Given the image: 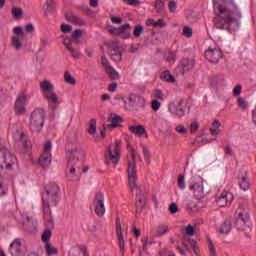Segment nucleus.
I'll list each match as a JSON object with an SVG mask.
<instances>
[{
	"label": "nucleus",
	"mask_w": 256,
	"mask_h": 256,
	"mask_svg": "<svg viewBox=\"0 0 256 256\" xmlns=\"http://www.w3.org/2000/svg\"><path fill=\"white\" fill-rule=\"evenodd\" d=\"M116 235L118 237V243L122 255H125V238L123 236V228L121 227V220L119 217L116 218Z\"/></svg>",
	"instance_id": "nucleus-17"
},
{
	"label": "nucleus",
	"mask_w": 256,
	"mask_h": 256,
	"mask_svg": "<svg viewBox=\"0 0 256 256\" xmlns=\"http://www.w3.org/2000/svg\"><path fill=\"white\" fill-rule=\"evenodd\" d=\"M160 79H162V81H167V83H175V77L171 75V72L169 71L162 73Z\"/></svg>",
	"instance_id": "nucleus-34"
},
{
	"label": "nucleus",
	"mask_w": 256,
	"mask_h": 256,
	"mask_svg": "<svg viewBox=\"0 0 256 256\" xmlns=\"http://www.w3.org/2000/svg\"><path fill=\"white\" fill-rule=\"evenodd\" d=\"M105 161L107 165H114V167L119 163L121 159V140H116L114 145L108 147V151L104 154Z\"/></svg>",
	"instance_id": "nucleus-4"
},
{
	"label": "nucleus",
	"mask_w": 256,
	"mask_h": 256,
	"mask_svg": "<svg viewBox=\"0 0 256 256\" xmlns=\"http://www.w3.org/2000/svg\"><path fill=\"white\" fill-rule=\"evenodd\" d=\"M51 147H52L51 141H47L44 144V152L43 153H51Z\"/></svg>",
	"instance_id": "nucleus-64"
},
{
	"label": "nucleus",
	"mask_w": 256,
	"mask_h": 256,
	"mask_svg": "<svg viewBox=\"0 0 256 256\" xmlns=\"http://www.w3.org/2000/svg\"><path fill=\"white\" fill-rule=\"evenodd\" d=\"M125 5H130L132 7H139L141 5V1L139 0H122Z\"/></svg>",
	"instance_id": "nucleus-52"
},
{
	"label": "nucleus",
	"mask_w": 256,
	"mask_h": 256,
	"mask_svg": "<svg viewBox=\"0 0 256 256\" xmlns=\"http://www.w3.org/2000/svg\"><path fill=\"white\" fill-rule=\"evenodd\" d=\"M108 49L110 53H114L115 51H121V48L119 47V44L117 42H111L108 44Z\"/></svg>",
	"instance_id": "nucleus-50"
},
{
	"label": "nucleus",
	"mask_w": 256,
	"mask_h": 256,
	"mask_svg": "<svg viewBox=\"0 0 256 256\" xmlns=\"http://www.w3.org/2000/svg\"><path fill=\"white\" fill-rule=\"evenodd\" d=\"M195 67V59L193 58H183L178 66L175 69L176 75L183 76L185 73H189V71H193Z\"/></svg>",
	"instance_id": "nucleus-8"
},
{
	"label": "nucleus",
	"mask_w": 256,
	"mask_h": 256,
	"mask_svg": "<svg viewBox=\"0 0 256 256\" xmlns=\"http://www.w3.org/2000/svg\"><path fill=\"white\" fill-rule=\"evenodd\" d=\"M237 104L239 109H242V111H245L249 107V102H247L243 97L238 98Z\"/></svg>",
	"instance_id": "nucleus-43"
},
{
	"label": "nucleus",
	"mask_w": 256,
	"mask_h": 256,
	"mask_svg": "<svg viewBox=\"0 0 256 256\" xmlns=\"http://www.w3.org/2000/svg\"><path fill=\"white\" fill-rule=\"evenodd\" d=\"M12 16L14 17V19H21V17H23V9L13 7L12 8Z\"/></svg>",
	"instance_id": "nucleus-47"
},
{
	"label": "nucleus",
	"mask_w": 256,
	"mask_h": 256,
	"mask_svg": "<svg viewBox=\"0 0 256 256\" xmlns=\"http://www.w3.org/2000/svg\"><path fill=\"white\" fill-rule=\"evenodd\" d=\"M176 133H179L180 135H186L187 133V128L183 124H179L175 128Z\"/></svg>",
	"instance_id": "nucleus-54"
},
{
	"label": "nucleus",
	"mask_w": 256,
	"mask_h": 256,
	"mask_svg": "<svg viewBox=\"0 0 256 256\" xmlns=\"http://www.w3.org/2000/svg\"><path fill=\"white\" fill-rule=\"evenodd\" d=\"M154 7L157 13H163V9H165V3L163 2V0H156Z\"/></svg>",
	"instance_id": "nucleus-48"
},
{
	"label": "nucleus",
	"mask_w": 256,
	"mask_h": 256,
	"mask_svg": "<svg viewBox=\"0 0 256 256\" xmlns=\"http://www.w3.org/2000/svg\"><path fill=\"white\" fill-rule=\"evenodd\" d=\"M88 133L89 135H95L97 133V121L95 119L90 120Z\"/></svg>",
	"instance_id": "nucleus-42"
},
{
	"label": "nucleus",
	"mask_w": 256,
	"mask_h": 256,
	"mask_svg": "<svg viewBox=\"0 0 256 256\" xmlns=\"http://www.w3.org/2000/svg\"><path fill=\"white\" fill-rule=\"evenodd\" d=\"M16 221L23 225L25 231H32L35 229V223H33L29 216L19 213V215L16 216Z\"/></svg>",
	"instance_id": "nucleus-19"
},
{
	"label": "nucleus",
	"mask_w": 256,
	"mask_h": 256,
	"mask_svg": "<svg viewBox=\"0 0 256 256\" xmlns=\"http://www.w3.org/2000/svg\"><path fill=\"white\" fill-rule=\"evenodd\" d=\"M13 33L15 36H12L11 43L12 47L16 49V51H20V49H23V41H25V31H23V28L21 26H16L13 28Z\"/></svg>",
	"instance_id": "nucleus-7"
},
{
	"label": "nucleus",
	"mask_w": 256,
	"mask_h": 256,
	"mask_svg": "<svg viewBox=\"0 0 256 256\" xmlns=\"http://www.w3.org/2000/svg\"><path fill=\"white\" fill-rule=\"evenodd\" d=\"M184 103L185 101H183V99L176 102H171L168 105V111L171 113V115H174V117L181 119V117H185V106H183Z\"/></svg>",
	"instance_id": "nucleus-10"
},
{
	"label": "nucleus",
	"mask_w": 256,
	"mask_h": 256,
	"mask_svg": "<svg viewBox=\"0 0 256 256\" xmlns=\"http://www.w3.org/2000/svg\"><path fill=\"white\" fill-rule=\"evenodd\" d=\"M236 226L238 229L245 231V227H249V208L240 206L236 211Z\"/></svg>",
	"instance_id": "nucleus-5"
},
{
	"label": "nucleus",
	"mask_w": 256,
	"mask_h": 256,
	"mask_svg": "<svg viewBox=\"0 0 256 256\" xmlns=\"http://www.w3.org/2000/svg\"><path fill=\"white\" fill-rule=\"evenodd\" d=\"M204 55L209 63H219L223 59V51L217 47H209Z\"/></svg>",
	"instance_id": "nucleus-12"
},
{
	"label": "nucleus",
	"mask_w": 256,
	"mask_h": 256,
	"mask_svg": "<svg viewBox=\"0 0 256 256\" xmlns=\"http://www.w3.org/2000/svg\"><path fill=\"white\" fill-rule=\"evenodd\" d=\"M190 191H192L195 199L198 201H201L205 199V191L203 188V179L198 178L197 182H194L192 185L189 187Z\"/></svg>",
	"instance_id": "nucleus-13"
},
{
	"label": "nucleus",
	"mask_w": 256,
	"mask_h": 256,
	"mask_svg": "<svg viewBox=\"0 0 256 256\" xmlns=\"http://www.w3.org/2000/svg\"><path fill=\"white\" fill-rule=\"evenodd\" d=\"M19 142L21 143L24 149H31V142L28 141L27 137L25 136V132H22L19 137Z\"/></svg>",
	"instance_id": "nucleus-33"
},
{
	"label": "nucleus",
	"mask_w": 256,
	"mask_h": 256,
	"mask_svg": "<svg viewBox=\"0 0 256 256\" xmlns=\"http://www.w3.org/2000/svg\"><path fill=\"white\" fill-rule=\"evenodd\" d=\"M154 97L155 99H160V101H164V95H163V91L161 90H155L154 91Z\"/></svg>",
	"instance_id": "nucleus-60"
},
{
	"label": "nucleus",
	"mask_w": 256,
	"mask_h": 256,
	"mask_svg": "<svg viewBox=\"0 0 256 256\" xmlns=\"http://www.w3.org/2000/svg\"><path fill=\"white\" fill-rule=\"evenodd\" d=\"M107 75L112 79L113 81H117V79L120 78L119 72L116 71L115 68L110 67L106 70Z\"/></svg>",
	"instance_id": "nucleus-36"
},
{
	"label": "nucleus",
	"mask_w": 256,
	"mask_h": 256,
	"mask_svg": "<svg viewBox=\"0 0 256 256\" xmlns=\"http://www.w3.org/2000/svg\"><path fill=\"white\" fill-rule=\"evenodd\" d=\"M14 111L17 115H25L27 109L25 108V104H21L19 102H15Z\"/></svg>",
	"instance_id": "nucleus-32"
},
{
	"label": "nucleus",
	"mask_w": 256,
	"mask_h": 256,
	"mask_svg": "<svg viewBox=\"0 0 256 256\" xmlns=\"http://www.w3.org/2000/svg\"><path fill=\"white\" fill-rule=\"evenodd\" d=\"M208 249H209L210 256H217V250L215 249V245H213V242L209 241Z\"/></svg>",
	"instance_id": "nucleus-55"
},
{
	"label": "nucleus",
	"mask_w": 256,
	"mask_h": 256,
	"mask_svg": "<svg viewBox=\"0 0 256 256\" xmlns=\"http://www.w3.org/2000/svg\"><path fill=\"white\" fill-rule=\"evenodd\" d=\"M44 97L47 99L49 107L52 109V111H55V109H57V105H59L57 94L55 92H50L49 94H45Z\"/></svg>",
	"instance_id": "nucleus-21"
},
{
	"label": "nucleus",
	"mask_w": 256,
	"mask_h": 256,
	"mask_svg": "<svg viewBox=\"0 0 256 256\" xmlns=\"http://www.w3.org/2000/svg\"><path fill=\"white\" fill-rule=\"evenodd\" d=\"M165 59L168 63H175V61H177V55L173 52H168L165 55Z\"/></svg>",
	"instance_id": "nucleus-49"
},
{
	"label": "nucleus",
	"mask_w": 256,
	"mask_h": 256,
	"mask_svg": "<svg viewBox=\"0 0 256 256\" xmlns=\"http://www.w3.org/2000/svg\"><path fill=\"white\" fill-rule=\"evenodd\" d=\"M168 8L170 13H175V11H177V2H175V0H171L168 3Z\"/></svg>",
	"instance_id": "nucleus-56"
},
{
	"label": "nucleus",
	"mask_w": 256,
	"mask_h": 256,
	"mask_svg": "<svg viewBox=\"0 0 256 256\" xmlns=\"http://www.w3.org/2000/svg\"><path fill=\"white\" fill-rule=\"evenodd\" d=\"M144 28L142 25H136L134 28V37H141V34L143 33Z\"/></svg>",
	"instance_id": "nucleus-53"
},
{
	"label": "nucleus",
	"mask_w": 256,
	"mask_h": 256,
	"mask_svg": "<svg viewBox=\"0 0 256 256\" xmlns=\"http://www.w3.org/2000/svg\"><path fill=\"white\" fill-rule=\"evenodd\" d=\"M199 129V122H192L190 125V133H197V130Z\"/></svg>",
	"instance_id": "nucleus-61"
},
{
	"label": "nucleus",
	"mask_w": 256,
	"mask_h": 256,
	"mask_svg": "<svg viewBox=\"0 0 256 256\" xmlns=\"http://www.w3.org/2000/svg\"><path fill=\"white\" fill-rule=\"evenodd\" d=\"M85 33V30L83 29H76L72 32L70 36V41H73L76 45H79L81 43V37H83V34Z\"/></svg>",
	"instance_id": "nucleus-26"
},
{
	"label": "nucleus",
	"mask_w": 256,
	"mask_h": 256,
	"mask_svg": "<svg viewBox=\"0 0 256 256\" xmlns=\"http://www.w3.org/2000/svg\"><path fill=\"white\" fill-rule=\"evenodd\" d=\"M110 57H111L112 61L119 63L121 61V59H123V53H121V50H117L115 52H110Z\"/></svg>",
	"instance_id": "nucleus-39"
},
{
	"label": "nucleus",
	"mask_w": 256,
	"mask_h": 256,
	"mask_svg": "<svg viewBox=\"0 0 256 256\" xmlns=\"http://www.w3.org/2000/svg\"><path fill=\"white\" fill-rule=\"evenodd\" d=\"M178 187H180V189H185V176H178Z\"/></svg>",
	"instance_id": "nucleus-58"
},
{
	"label": "nucleus",
	"mask_w": 256,
	"mask_h": 256,
	"mask_svg": "<svg viewBox=\"0 0 256 256\" xmlns=\"http://www.w3.org/2000/svg\"><path fill=\"white\" fill-rule=\"evenodd\" d=\"M61 189L59 185L52 183L46 187V200L48 201H57V197H59V192Z\"/></svg>",
	"instance_id": "nucleus-16"
},
{
	"label": "nucleus",
	"mask_w": 256,
	"mask_h": 256,
	"mask_svg": "<svg viewBox=\"0 0 256 256\" xmlns=\"http://www.w3.org/2000/svg\"><path fill=\"white\" fill-rule=\"evenodd\" d=\"M55 9H57V4L53 0H48L46 2L47 13H55Z\"/></svg>",
	"instance_id": "nucleus-41"
},
{
	"label": "nucleus",
	"mask_w": 256,
	"mask_h": 256,
	"mask_svg": "<svg viewBox=\"0 0 256 256\" xmlns=\"http://www.w3.org/2000/svg\"><path fill=\"white\" fill-rule=\"evenodd\" d=\"M213 7L216 13L214 18L216 29L235 33L243 17L239 4L235 0H213Z\"/></svg>",
	"instance_id": "nucleus-1"
},
{
	"label": "nucleus",
	"mask_w": 256,
	"mask_h": 256,
	"mask_svg": "<svg viewBox=\"0 0 256 256\" xmlns=\"http://www.w3.org/2000/svg\"><path fill=\"white\" fill-rule=\"evenodd\" d=\"M152 109L153 111H159V109H161V102L158 100H152Z\"/></svg>",
	"instance_id": "nucleus-62"
},
{
	"label": "nucleus",
	"mask_w": 256,
	"mask_h": 256,
	"mask_svg": "<svg viewBox=\"0 0 256 256\" xmlns=\"http://www.w3.org/2000/svg\"><path fill=\"white\" fill-rule=\"evenodd\" d=\"M182 35L183 37H187V39H191V37H193V28L189 26H184Z\"/></svg>",
	"instance_id": "nucleus-46"
},
{
	"label": "nucleus",
	"mask_w": 256,
	"mask_h": 256,
	"mask_svg": "<svg viewBox=\"0 0 256 256\" xmlns=\"http://www.w3.org/2000/svg\"><path fill=\"white\" fill-rule=\"evenodd\" d=\"M9 251L12 256H23L25 252H23L21 239L16 238L9 246Z\"/></svg>",
	"instance_id": "nucleus-20"
},
{
	"label": "nucleus",
	"mask_w": 256,
	"mask_h": 256,
	"mask_svg": "<svg viewBox=\"0 0 256 256\" xmlns=\"http://www.w3.org/2000/svg\"><path fill=\"white\" fill-rule=\"evenodd\" d=\"M128 151L131 154V160L128 161L127 173H128V183L131 191L137 187V150L131 144H128Z\"/></svg>",
	"instance_id": "nucleus-2"
},
{
	"label": "nucleus",
	"mask_w": 256,
	"mask_h": 256,
	"mask_svg": "<svg viewBox=\"0 0 256 256\" xmlns=\"http://www.w3.org/2000/svg\"><path fill=\"white\" fill-rule=\"evenodd\" d=\"M186 235H189L190 237L195 235V228L191 224L186 227Z\"/></svg>",
	"instance_id": "nucleus-59"
},
{
	"label": "nucleus",
	"mask_w": 256,
	"mask_h": 256,
	"mask_svg": "<svg viewBox=\"0 0 256 256\" xmlns=\"http://www.w3.org/2000/svg\"><path fill=\"white\" fill-rule=\"evenodd\" d=\"M39 165L43 169H47L51 165V153H43L39 158Z\"/></svg>",
	"instance_id": "nucleus-25"
},
{
	"label": "nucleus",
	"mask_w": 256,
	"mask_h": 256,
	"mask_svg": "<svg viewBox=\"0 0 256 256\" xmlns=\"http://www.w3.org/2000/svg\"><path fill=\"white\" fill-rule=\"evenodd\" d=\"M66 49L69 51V53H70L71 57H73V59L81 58V53H79V51L75 50V48H73V45L67 44Z\"/></svg>",
	"instance_id": "nucleus-35"
},
{
	"label": "nucleus",
	"mask_w": 256,
	"mask_h": 256,
	"mask_svg": "<svg viewBox=\"0 0 256 256\" xmlns=\"http://www.w3.org/2000/svg\"><path fill=\"white\" fill-rule=\"evenodd\" d=\"M233 202V193L223 191L222 193L218 194L216 198V203L218 207H227V205H231Z\"/></svg>",
	"instance_id": "nucleus-15"
},
{
	"label": "nucleus",
	"mask_w": 256,
	"mask_h": 256,
	"mask_svg": "<svg viewBox=\"0 0 256 256\" xmlns=\"http://www.w3.org/2000/svg\"><path fill=\"white\" fill-rule=\"evenodd\" d=\"M108 32L111 34V35H116V36H119L121 35V29L118 27V28H110L108 30Z\"/></svg>",
	"instance_id": "nucleus-63"
},
{
	"label": "nucleus",
	"mask_w": 256,
	"mask_h": 256,
	"mask_svg": "<svg viewBox=\"0 0 256 256\" xmlns=\"http://www.w3.org/2000/svg\"><path fill=\"white\" fill-rule=\"evenodd\" d=\"M51 229H53V227L47 226V228L42 233L41 239H42L43 243H46V245H47V243H50L49 241L51 239V235H53V233L51 232Z\"/></svg>",
	"instance_id": "nucleus-31"
},
{
	"label": "nucleus",
	"mask_w": 256,
	"mask_h": 256,
	"mask_svg": "<svg viewBox=\"0 0 256 256\" xmlns=\"http://www.w3.org/2000/svg\"><path fill=\"white\" fill-rule=\"evenodd\" d=\"M15 103H20L22 105H25V103H27V94H25L24 91H21L18 97L16 98Z\"/></svg>",
	"instance_id": "nucleus-45"
},
{
	"label": "nucleus",
	"mask_w": 256,
	"mask_h": 256,
	"mask_svg": "<svg viewBox=\"0 0 256 256\" xmlns=\"http://www.w3.org/2000/svg\"><path fill=\"white\" fill-rule=\"evenodd\" d=\"M67 169L70 173V175H72V177H75L76 181H79L80 177H81V172H77V171H81V169L77 166V164L75 163H67Z\"/></svg>",
	"instance_id": "nucleus-24"
},
{
	"label": "nucleus",
	"mask_w": 256,
	"mask_h": 256,
	"mask_svg": "<svg viewBox=\"0 0 256 256\" xmlns=\"http://www.w3.org/2000/svg\"><path fill=\"white\" fill-rule=\"evenodd\" d=\"M0 157L4 163V169L7 171H11L13 165L17 163V157H15V155H13L6 147L0 148Z\"/></svg>",
	"instance_id": "nucleus-6"
},
{
	"label": "nucleus",
	"mask_w": 256,
	"mask_h": 256,
	"mask_svg": "<svg viewBox=\"0 0 256 256\" xmlns=\"http://www.w3.org/2000/svg\"><path fill=\"white\" fill-rule=\"evenodd\" d=\"M93 205L97 217H103L105 215V194L103 192H97L95 194Z\"/></svg>",
	"instance_id": "nucleus-9"
},
{
	"label": "nucleus",
	"mask_w": 256,
	"mask_h": 256,
	"mask_svg": "<svg viewBox=\"0 0 256 256\" xmlns=\"http://www.w3.org/2000/svg\"><path fill=\"white\" fill-rule=\"evenodd\" d=\"M82 159H85V151H83V149L75 147L68 151V163L70 165L71 163L77 164V162L82 161Z\"/></svg>",
	"instance_id": "nucleus-14"
},
{
	"label": "nucleus",
	"mask_w": 256,
	"mask_h": 256,
	"mask_svg": "<svg viewBox=\"0 0 256 256\" xmlns=\"http://www.w3.org/2000/svg\"><path fill=\"white\" fill-rule=\"evenodd\" d=\"M40 89L43 92V95L55 92V86H53V84L48 80L40 82Z\"/></svg>",
	"instance_id": "nucleus-23"
},
{
	"label": "nucleus",
	"mask_w": 256,
	"mask_h": 256,
	"mask_svg": "<svg viewBox=\"0 0 256 256\" xmlns=\"http://www.w3.org/2000/svg\"><path fill=\"white\" fill-rule=\"evenodd\" d=\"M66 20L69 21V23H72V25H77L78 27H83V25H86L85 20L81 19L80 17L75 16V14L68 12L66 14Z\"/></svg>",
	"instance_id": "nucleus-22"
},
{
	"label": "nucleus",
	"mask_w": 256,
	"mask_h": 256,
	"mask_svg": "<svg viewBox=\"0 0 256 256\" xmlns=\"http://www.w3.org/2000/svg\"><path fill=\"white\" fill-rule=\"evenodd\" d=\"M45 249H46L47 255H49V256L57 255V253H58L57 248L53 247V245H51V243H47L45 246Z\"/></svg>",
	"instance_id": "nucleus-44"
},
{
	"label": "nucleus",
	"mask_w": 256,
	"mask_h": 256,
	"mask_svg": "<svg viewBox=\"0 0 256 256\" xmlns=\"http://www.w3.org/2000/svg\"><path fill=\"white\" fill-rule=\"evenodd\" d=\"M45 109L35 108L30 115L29 129L32 133H41L43 126L45 125Z\"/></svg>",
	"instance_id": "nucleus-3"
},
{
	"label": "nucleus",
	"mask_w": 256,
	"mask_h": 256,
	"mask_svg": "<svg viewBox=\"0 0 256 256\" xmlns=\"http://www.w3.org/2000/svg\"><path fill=\"white\" fill-rule=\"evenodd\" d=\"M166 233H169L168 225L160 224L156 227V237H163V235H166Z\"/></svg>",
	"instance_id": "nucleus-30"
},
{
	"label": "nucleus",
	"mask_w": 256,
	"mask_h": 256,
	"mask_svg": "<svg viewBox=\"0 0 256 256\" xmlns=\"http://www.w3.org/2000/svg\"><path fill=\"white\" fill-rule=\"evenodd\" d=\"M128 99L135 111H139V109H145V98L137 94H130Z\"/></svg>",
	"instance_id": "nucleus-18"
},
{
	"label": "nucleus",
	"mask_w": 256,
	"mask_h": 256,
	"mask_svg": "<svg viewBox=\"0 0 256 256\" xmlns=\"http://www.w3.org/2000/svg\"><path fill=\"white\" fill-rule=\"evenodd\" d=\"M128 129L130 133L137 135V137H142L144 133H147L145 126L143 125L129 126Z\"/></svg>",
	"instance_id": "nucleus-27"
},
{
	"label": "nucleus",
	"mask_w": 256,
	"mask_h": 256,
	"mask_svg": "<svg viewBox=\"0 0 256 256\" xmlns=\"http://www.w3.org/2000/svg\"><path fill=\"white\" fill-rule=\"evenodd\" d=\"M101 65L104 67L105 71L108 69H111V64H109V60L107 59L106 56H101Z\"/></svg>",
	"instance_id": "nucleus-51"
},
{
	"label": "nucleus",
	"mask_w": 256,
	"mask_h": 256,
	"mask_svg": "<svg viewBox=\"0 0 256 256\" xmlns=\"http://www.w3.org/2000/svg\"><path fill=\"white\" fill-rule=\"evenodd\" d=\"M65 82L72 85V87L77 85V80L71 75V73H69V71L65 72Z\"/></svg>",
	"instance_id": "nucleus-37"
},
{
	"label": "nucleus",
	"mask_w": 256,
	"mask_h": 256,
	"mask_svg": "<svg viewBox=\"0 0 256 256\" xmlns=\"http://www.w3.org/2000/svg\"><path fill=\"white\" fill-rule=\"evenodd\" d=\"M108 121H110V127H119L121 123H123V118L118 116L117 114H111L108 118Z\"/></svg>",
	"instance_id": "nucleus-29"
},
{
	"label": "nucleus",
	"mask_w": 256,
	"mask_h": 256,
	"mask_svg": "<svg viewBox=\"0 0 256 256\" xmlns=\"http://www.w3.org/2000/svg\"><path fill=\"white\" fill-rule=\"evenodd\" d=\"M219 232L222 233V235H227L231 232V223L224 222L221 227L219 228Z\"/></svg>",
	"instance_id": "nucleus-40"
},
{
	"label": "nucleus",
	"mask_w": 256,
	"mask_h": 256,
	"mask_svg": "<svg viewBox=\"0 0 256 256\" xmlns=\"http://www.w3.org/2000/svg\"><path fill=\"white\" fill-rule=\"evenodd\" d=\"M240 188H242L243 191H249V179L246 176H243L239 181Z\"/></svg>",
	"instance_id": "nucleus-38"
},
{
	"label": "nucleus",
	"mask_w": 256,
	"mask_h": 256,
	"mask_svg": "<svg viewBox=\"0 0 256 256\" xmlns=\"http://www.w3.org/2000/svg\"><path fill=\"white\" fill-rule=\"evenodd\" d=\"M243 89V86L241 84H238L233 89V95L234 97H239L241 95V90Z\"/></svg>",
	"instance_id": "nucleus-57"
},
{
	"label": "nucleus",
	"mask_w": 256,
	"mask_h": 256,
	"mask_svg": "<svg viewBox=\"0 0 256 256\" xmlns=\"http://www.w3.org/2000/svg\"><path fill=\"white\" fill-rule=\"evenodd\" d=\"M137 201H136V211L137 213H141L145 207V203L147 202V199L144 195L136 194Z\"/></svg>",
	"instance_id": "nucleus-28"
},
{
	"label": "nucleus",
	"mask_w": 256,
	"mask_h": 256,
	"mask_svg": "<svg viewBox=\"0 0 256 256\" xmlns=\"http://www.w3.org/2000/svg\"><path fill=\"white\" fill-rule=\"evenodd\" d=\"M42 203L46 227H55V222L53 221V216L51 215V208H49V203H51V200L45 199V194L42 196Z\"/></svg>",
	"instance_id": "nucleus-11"
}]
</instances>
